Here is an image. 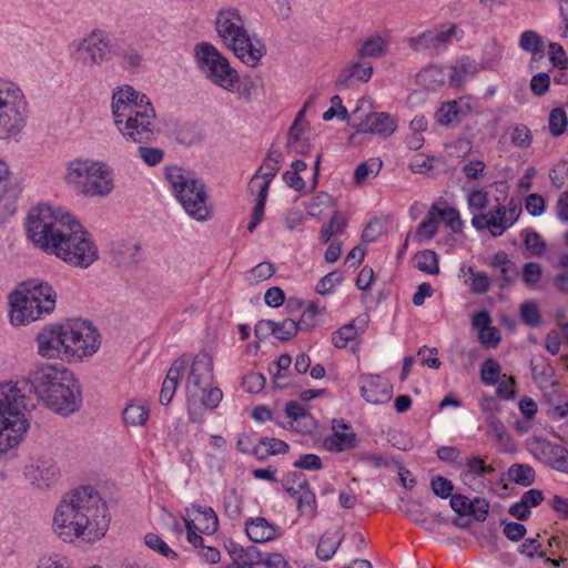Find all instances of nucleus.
I'll return each instance as SVG.
<instances>
[{
	"mask_svg": "<svg viewBox=\"0 0 568 568\" xmlns=\"http://www.w3.org/2000/svg\"><path fill=\"white\" fill-rule=\"evenodd\" d=\"M112 258L118 264H131L138 261L140 254L139 241L130 237L128 240L120 239L115 240L111 244Z\"/></svg>",
	"mask_w": 568,
	"mask_h": 568,
	"instance_id": "c85d7f7f",
	"label": "nucleus"
},
{
	"mask_svg": "<svg viewBox=\"0 0 568 568\" xmlns=\"http://www.w3.org/2000/svg\"><path fill=\"white\" fill-rule=\"evenodd\" d=\"M164 178L186 213L209 211L211 197L209 189L194 172L172 165L165 168Z\"/></svg>",
	"mask_w": 568,
	"mask_h": 568,
	"instance_id": "9b49d317",
	"label": "nucleus"
},
{
	"mask_svg": "<svg viewBox=\"0 0 568 568\" xmlns=\"http://www.w3.org/2000/svg\"><path fill=\"white\" fill-rule=\"evenodd\" d=\"M449 74V84L452 87H460L469 78H473L480 72V65L471 58L464 57L455 64L447 67Z\"/></svg>",
	"mask_w": 568,
	"mask_h": 568,
	"instance_id": "c756f323",
	"label": "nucleus"
},
{
	"mask_svg": "<svg viewBox=\"0 0 568 568\" xmlns=\"http://www.w3.org/2000/svg\"><path fill=\"white\" fill-rule=\"evenodd\" d=\"M304 320L300 323L291 318H285L282 322H274V336L281 341H287L292 338L302 327Z\"/></svg>",
	"mask_w": 568,
	"mask_h": 568,
	"instance_id": "3c124183",
	"label": "nucleus"
},
{
	"mask_svg": "<svg viewBox=\"0 0 568 568\" xmlns=\"http://www.w3.org/2000/svg\"><path fill=\"white\" fill-rule=\"evenodd\" d=\"M568 125V118L565 109L555 108L551 110L548 119V128L552 136H560L565 133Z\"/></svg>",
	"mask_w": 568,
	"mask_h": 568,
	"instance_id": "09e8293b",
	"label": "nucleus"
},
{
	"mask_svg": "<svg viewBox=\"0 0 568 568\" xmlns=\"http://www.w3.org/2000/svg\"><path fill=\"white\" fill-rule=\"evenodd\" d=\"M417 82L426 90H436L449 83L448 68L443 65H429L417 74Z\"/></svg>",
	"mask_w": 568,
	"mask_h": 568,
	"instance_id": "2f4dec72",
	"label": "nucleus"
},
{
	"mask_svg": "<svg viewBox=\"0 0 568 568\" xmlns=\"http://www.w3.org/2000/svg\"><path fill=\"white\" fill-rule=\"evenodd\" d=\"M373 65L365 59H358L349 62L337 75V89H346L354 87L356 83H365L373 75Z\"/></svg>",
	"mask_w": 568,
	"mask_h": 568,
	"instance_id": "b1692460",
	"label": "nucleus"
},
{
	"mask_svg": "<svg viewBox=\"0 0 568 568\" xmlns=\"http://www.w3.org/2000/svg\"><path fill=\"white\" fill-rule=\"evenodd\" d=\"M24 229L34 248L70 266L88 268L99 258L93 236L73 215H27Z\"/></svg>",
	"mask_w": 568,
	"mask_h": 568,
	"instance_id": "f03ea898",
	"label": "nucleus"
},
{
	"mask_svg": "<svg viewBox=\"0 0 568 568\" xmlns=\"http://www.w3.org/2000/svg\"><path fill=\"white\" fill-rule=\"evenodd\" d=\"M415 264L419 271L426 274L434 275L439 271L437 254L430 250H425L417 253L415 255Z\"/></svg>",
	"mask_w": 568,
	"mask_h": 568,
	"instance_id": "37998d69",
	"label": "nucleus"
},
{
	"mask_svg": "<svg viewBox=\"0 0 568 568\" xmlns=\"http://www.w3.org/2000/svg\"><path fill=\"white\" fill-rule=\"evenodd\" d=\"M26 386L24 381L0 382V462L24 442L31 427L34 405Z\"/></svg>",
	"mask_w": 568,
	"mask_h": 568,
	"instance_id": "39448f33",
	"label": "nucleus"
},
{
	"mask_svg": "<svg viewBox=\"0 0 568 568\" xmlns=\"http://www.w3.org/2000/svg\"><path fill=\"white\" fill-rule=\"evenodd\" d=\"M29 385L37 398L49 409L62 416L77 412L82 404L81 387L74 374L64 366L43 364L31 371L28 378H21ZM28 396V394L26 393Z\"/></svg>",
	"mask_w": 568,
	"mask_h": 568,
	"instance_id": "20e7f679",
	"label": "nucleus"
},
{
	"mask_svg": "<svg viewBox=\"0 0 568 568\" xmlns=\"http://www.w3.org/2000/svg\"><path fill=\"white\" fill-rule=\"evenodd\" d=\"M437 122L442 125H449L454 122H459L463 118L459 115L454 101H447L440 105L436 112Z\"/></svg>",
	"mask_w": 568,
	"mask_h": 568,
	"instance_id": "603ef678",
	"label": "nucleus"
},
{
	"mask_svg": "<svg viewBox=\"0 0 568 568\" xmlns=\"http://www.w3.org/2000/svg\"><path fill=\"white\" fill-rule=\"evenodd\" d=\"M110 524V509L102 495L91 486H80L55 505L51 531L62 544L92 546L105 537Z\"/></svg>",
	"mask_w": 568,
	"mask_h": 568,
	"instance_id": "f257e3e1",
	"label": "nucleus"
},
{
	"mask_svg": "<svg viewBox=\"0 0 568 568\" xmlns=\"http://www.w3.org/2000/svg\"><path fill=\"white\" fill-rule=\"evenodd\" d=\"M497 385V395L504 399H513L516 396V381L513 376L504 374Z\"/></svg>",
	"mask_w": 568,
	"mask_h": 568,
	"instance_id": "e2e57ef3",
	"label": "nucleus"
},
{
	"mask_svg": "<svg viewBox=\"0 0 568 568\" xmlns=\"http://www.w3.org/2000/svg\"><path fill=\"white\" fill-rule=\"evenodd\" d=\"M495 474V468L485 463L480 456H473L465 463V469L460 477L465 485L474 491H484L491 489L489 476Z\"/></svg>",
	"mask_w": 568,
	"mask_h": 568,
	"instance_id": "6ab92c4d",
	"label": "nucleus"
},
{
	"mask_svg": "<svg viewBox=\"0 0 568 568\" xmlns=\"http://www.w3.org/2000/svg\"><path fill=\"white\" fill-rule=\"evenodd\" d=\"M313 210L311 213H336L334 210V200L327 193L317 194L310 204Z\"/></svg>",
	"mask_w": 568,
	"mask_h": 568,
	"instance_id": "680f3d73",
	"label": "nucleus"
},
{
	"mask_svg": "<svg viewBox=\"0 0 568 568\" xmlns=\"http://www.w3.org/2000/svg\"><path fill=\"white\" fill-rule=\"evenodd\" d=\"M504 54V45L497 40H489L484 49L478 64L480 70H495L499 65Z\"/></svg>",
	"mask_w": 568,
	"mask_h": 568,
	"instance_id": "c9c22d12",
	"label": "nucleus"
},
{
	"mask_svg": "<svg viewBox=\"0 0 568 568\" xmlns=\"http://www.w3.org/2000/svg\"><path fill=\"white\" fill-rule=\"evenodd\" d=\"M244 529L247 538L255 544H265L276 540L283 532L280 526L262 516L246 518Z\"/></svg>",
	"mask_w": 568,
	"mask_h": 568,
	"instance_id": "4be33fe9",
	"label": "nucleus"
},
{
	"mask_svg": "<svg viewBox=\"0 0 568 568\" xmlns=\"http://www.w3.org/2000/svg\"><path fill=\"white\" fill-rule=\"evenodd\" d=\"M283 154L277 150H270L263 163L252 176L248 190L255 196L252 213H264L270 184L281 169Z\"/></svg>",
	"mask_w": 568,
	"mask_h": 568,
	"instance_id": "2eb2a0df",
	"label": "nucleus"
},
{
	"mask_svg": "<svg viewBox=\"0 0 568 568\" xmlns=\"http://www.w3.org/2000/svg\"><path fill=\"white\" fill-rule=\"evenodd\" d=\"M257 564L264 568H291L281 552H258Z\"/></svg>",
	"mask_w": 568,
	"mask_h": 568,
	"instance_id": "5fc2aeb1",
	"label": "nucleus"
},
{
	"mask_svg": "<svg viewBox=\"0 0 568 568\" xmlns=\"http://www.w3.org/2000/svg\"><path fill=\"white\" fill-rule=\"evenodd\" d=\"M347 221L344 215H332L328 224L323 225L320 232L322 243H327L333 236L344 232Z\"/></svg>",
	"mask_w": 568,
	"mask_h": 568,
	"instance_id": "a18cd8bd",
	"label": "nucleus"
},
{
	"mask_svg": "<svg viewBox=\"0 0 568 568\" xmlns=\"http://www.w3.org/2000/svg\"><path fill=\"white\" fill-rule=\"evenodd\" d=\"M470 274V291L476 294H484L488 292L490 281L488 275L485 272H476L471 266L467 268Z\"/></svg>",
	"mask_w": 568,
	"mask_h": 568,
	"instance_id": "6e6d98bb",
	"label": "nucleus"
},
{
	"mask_svg": "<svg viewBox=\"0 0 568 568\" xmlns=\"http://www.w3.org/2000/svg\"><path fill=\"white\" fill-rule=\"evenodd\" d=\"M343 281V274L338 271H333L326 274L316 284V292L318 294L331 293L335 286L339 285Z\"/></svg>",
	"mask_w": 568,
	"mask_h": 568,
	"instance_id": "052dcab7",
	"label": "nucleus"
},
{
	"mask_svg": "<svg viewBox=\"0 0 568 568\" xmlns=\"http://www.w3.org/2000/svg\"><path fill=\"white\" fill-rule=\"evenodd\" d=\"M430 486L433 493L440 498L450 497L454 489L452 481L443 476L433 477Z\"/></svg>",
	"mask_w": 568,
	"mask_h": 568,
	"instance_id": "774afa93",
	"label": "nucleus"
},
{
	"mask_svg": "<svg viewBox=\"0 0 568 568\" xmlns=\"http://www.w3.org/2000/svg\"><path fill=\"white\" fill-rule=\"evenodd\" d=\"M519 48L536 57L542 50V38L534 30L524 31L518 40Z\"/></svg>",
	"mask_w": 568,
	"mask_h": 568,
	"instance_id": "c03bdc74",
	"label": "nucleus"
},
{
	"mask_svg": "<svg viewBox=\"0 0 568 568\" xmlns=\"http://www.w3.org/2000/svg\"><path fill=\"white\" fill-rule=\"evenodd\" d=\"M36 343L41 357L68 362L65 323L43 327L37 334Z\"/></svg>",
	"mask_w": 568,
	"mask_h": 568,
	"instance_id": "a211bd4d",
	"label": "nucleus"
},
{
	"mask_svg": "<svg viewBox=\"0 0 568 568\" xmlns=\"http://www.w3.org/2000/svg\"><path fill=\"white\" fill-rule=\"evenodd\" d=\"M29 102L22 88L0 77V141L17 140L29 119Z\"/></svg>",
	"mask_w": 568,
	"mask_h": 568,
	"instance_id": "9d476101",
	"label": "nucleus"
},
{
	"mask_svg": "<svg viewBox=\"0 0 568 568\" xmlns=\"http://www.w3.org/2000/svg\"><path fill=\"white\" fill-rule=\"evenodd\" d=\"M150 417V407L145 400L134 399L123 409V420L129 426H143Z\"/></svg>",
	"mask_w": 568,
	"mask_h": 568,
	"instance_id": "473e14b6",
	"label": "nucleus"
},
{
	"mask_svg": "<svg viewBox=\"0 0 568 568\" xmlns=\"http://www.w3.org/2000/svg\"><path fill=\"white\" fill-rule=\"evenodd\" d=\"M55 292L48 283L29 282L9 295V318L13 326H24L51 314L55 308Z\"/></svg>",
	"mask_w": 568,
	"mask_h": 568,
	"instance_id": "1a4fd4ad",
	"label": "nucleus"
},
{
	"mask_svg": "<svg viewBox=\"0 0 568 568\" xmlns=\"http://www.w3.org/2000/svg\"><path fill=\"white\" fill-rule=\"evenodd\" d=\"M113 123L125 141L149 144L159 132L158 116L150 98L130 84L113 89L111 97Z\"/></svg>",
	"mask_w": 568,
	"mask_h": 568,
	"instance_id": "7ed1b4c3",
	"label": "nucleus"
},
{
	"mask_svg": "<svg viewBox=\"0 0 568 568\" xmlns=\"http://www.w3.org/2000/svg\"><path fill=\"white\" fill-rule=\"evenodd\" d=\"M62 179L70 190L88 197H106L115 187L112 166L92 158L68 161Z\"/></svg>",
	"mask_w": 568,
	"mask_h": 568,
	"instance_id": "0eeeda50",
	"label": "nucleus"
},
{
	"mask_svg": "<svg viewBox=\"0 0 568 568\" xmlns=\"http://www.w3.org/2000/svg\"><path fill=\"white\" fill-rule=\"evenodd\" d=\"M139 156L149 166H155L162 162L164 152L159 148L141 145L138 150Z\"/></svg>",
	"mask_w": 568,
	"mask_h": 568,
	"instance_id": "69168bd1",
	"label": "nucleus"
},
{
	"mask_svg": "<svg viewBox=\"0 0 568 568\" xmlns=\"http://www.w3.org/2000/svg\"><path fill=\"white\" fill-rule=\"evenodd\" d=\"M489 511V503L485 498L476 497L470 501V509L468 516H471L476 521H485Z\"/></svg>",
	"mask_w": 568,
	"mask_h": 568,
	"instance_id": "338daca9",
	"label": "nucleus"
},
{
	"mask_svg": "<svg viewBox=\"0 0 568 568\" xmlns=\"http://www.w3.org/2000/svg\"><path fill=\"white\" fill-rule=\"evenodd\" d=\"M487 434L493 436L501 452H510L514 448V444L510 434L507 432L503 422L490 414L486 418Z\"/></svg>",
	"mask_w": 568,
	"mask_h": 568,
	"instance_id": "72a5a7b5",
	"label": "nucleus"
},
{
	"mask_svg": "<svg viewBox=\"0 0 568 568\" xmlns=\"http://www.w3.org/2000/svg\"><path fill=\"white\" fill-rule=\"evenodd\" d=\"M65 341L68 363H81L92 357L101 345L98 329L82 320L65 322Z\"/></svg>",
	"mask_w": 568,
	"mask_h": 568,
	"instance_id": "ddd939ff",
	"label": "nucleus"
},
{
	"mask_svg": "<svg viewBox=\"0 0 568 568\" xmlns=\"http://www.w3.org/2000/svg\"><path fill=\"white\" fill-rule=\"evenodd\" d=\"M196 67L214 85L234 93L240 88V75L229 60L211 43L201 42L194 48Z\"/></svg>",
	"mask_w": 568,
	"mask_h": 568,
	"instance_id": "f8f14e48",
	"label": "nucleus"
},
{
	"mask_svg": "<svg viewBox=\"0 0 568 568\" xmlns=\"http://www.w3.org/2000/svg\"><path fill=\"white\" fill-rule=\"evenodd\" d=\"M285 415L288 420L282 424L283 427L301 434H311L316 429V419L297 402L286 403Z\"/></svg>",
	"mask_w": 568,
	"mask_h": 568,
	"instance_id": "393cba45",
	"label": "nucleus"
},
{
	"mask_svg": "<svg viewBox=\"0 0 568 568\" xmlns=\"http://www.w3.org/2000/svg\"><path fill=\"white\" fill-rule=\"evenodd\" d=\"M145 545L161 554L162 556L166 558H175L176 554L169 547V545L158 535L155 534H148L144 537Z\"/></svg>",
	"mask_w": 568,
	"mask_h": 568,
	"instance_id": "13d9d810",
	"label": "nucleus"
},
{
	"mask_svg": "<svg viewBox=\"0 0 568 568\" xmlns=\"http://www.w3.org/2000/svg\"><path fill=\"white\" fill-rule=\"evenodd\" d=\"M511 143L517 148H528L531 144V132L528 126L517 124L513 128L510 134Z\"/></svg>",
	"mask_w": 568,
	"mask_h": 568,
	"instance_id": "bf43d9fd",
	"label": "nucleus"
},
{
	"mask_svg": "<svg viewBox=\"0 0 568 568\" xmlns=\"http://www.w3.org/2000/svg\"><path fill=\"white\" fill-rule=\"evenodd\" d=\"M194 524L199 526V530L205 534H214L219 527V520L215 511L211 507L193 508Z\"/></svg>",
	"mask_w": 568,
	"mask_h": 568,
	"instance_id": "e433bc0d",
	"label": "nucleus"
},
{
	"mask_svg": "<svg viewBox=\"0 0 568 568\" xmlns=\"http://www.w3.org/2000/svg\"><path fill=\"white\" fill-rule=\"evenodd\" d=\"M527 450L545 466L568 474V452L560 445L541 437L526 440Z\"/></svg>",
	"mask_w": 568,
	"mask_h": 568,
	"instance_id": "f3484780",
	"label": "nucleus"
},
{
	"mask_svg": "<svg viewBox=\"0 0 568 568\" xmlns=\"http://www.w3.org/2000/svg\"><path fill=\"white\" fill-rule=\"evenodd\" d=\"M38 568H71V560L62 554L52 552L39 559Z\"/></svg>",
	"mask_w": 568,
	"mask_h": 568,
	"instance_id": "4d7b16f0",
	"label": "nucleus"
},
{
	"mask_svg": "<svg viewBox=\"0 0 568 568\" xmlns=\"http://www.w3.org/2000/svg\"><path fill=\"white\" fill-rule=\"evenodd\" d=\"M438 215H429L428 219L423 221L416 231L415 237L418 242H424L430 240L439 225V221L437 219Z\"/></svg>",
	"mask_w": 568,
	"mask_h": 568,
	"instance_id": "864d4df0",
	"label": "nucleus"
},
{
	"mask_svg": "<svg viewBox=\"0 0 568 568\" xmlns=\"http://www.w3.org/2000/svg\"><path fill=\"white\" fill-rule=\"evenodd\" d=\"M392 36L389 30L375 31L365 37L357 48L358 59H381L389 50Z\"/></svg>",
	"mask_w": 568,
	"mask_h": 568,
	"instance_id": "5701e85b",
	"label": "nucleus"
},
{
	"mask_svg": "<svg viewBox=\"0 0 568 568\" xmlns=\"http://www.w3.org/2000/svg\"><path fill=\"white\" fill-rule=\"evenodd\" d=\"M520 318L529 327H537L541 323L539 306L534 301H526L519 307Z\"/></svg>",
	"mask_w": 568,
	"mask_h": 568,
	"instance_id": "de8ad7c7",
	"label": "nucleus"
},
{
	"mask_svg": "<svg viewBox=\"0 0 568 568\" xmlns=\"http://www.w3.org/2000/svg\"><path fill=\"white\" fill-rule=\"evenodd\" d=\"M70 47L73 59L87 67L101 65L114 53L111 39L101 29H94L85 37L73 40Z\"/></svg>",
	"mask_w": 568,
	"mask_h": 568,
	"instance_id": "4468645a",
	"label": "nucleus"
},
{
	"mask_svg": "<svg viewBox=\"0 0 568 568\" xmlns=\"http://www.w3.org/2000/svg\"><path fill=\"white\" fill-rule=\"evenodd\" d=\"M184 359H175L168 371L163 381L160 393V402L162 405H169L178 388L179 381L183 378Z\"/></svg>",
	"mask_w": 568,
	"mask_h": 568,
	"instance_id": "7c9ffc66",
	"label": "nucleus"
},
{
	"mask_svg": "<svg viewBox=\"0 0 568 568\" xmlns=\"http://www.w3.org/2000/svg\"><path fill=\"white\" fill-rule=\"evenodd\" d=\"M465 32L457 24L435 26L416 37L408 39V45L414 51L433 50L440 52L454 42L460 41Z\"/></svg>",
	"mask_w": 568,
	"mask_h": 568,
	"instance_id": "dca6fc26",
	"label": "nucleus"
},
{
	"mask_svg": "<svg viewBox=\"0 0 568 568\" xmlns=\"http://www.w3.org/2000/svg\"><path fill=\"white\" fill-rule=\"evenodd\" d=\"M26 475L32 485L44 488L57 479L59 471L51 458L41 457L27 467Z\"/></svg>",
	"mask_w": 568,
	"mask_h": 568,
	"instance_id": "a878e982",
	"label": "nucleus"
},
{
	"mask_svg": "<svg viewBox=\"0 0 568 568\" xmlns=\"http://www.w3.org/2000/svg\"><path fill=\"white\" fill-rule=\"evenodd\" d=\"M266 378L263 374L253 372L244 376L242 385L246 392L257 394L264 388Z\"/></svg>",
	"mask_w": 568,
	"mask_h": 568,
	"instance_id": "0e129e2a",
	"label": "nucleus"
},
{
	"mask_svg": "<svg viewBox=\"0 0 568 568\" xmlns=\"http://www.w3.org/2000/svg\"><path fill=\"white\" fill-rule=\"evenodd\" d=\"M362 397L371 404L382 405L392 398L393 387L388 379L376 374H362L358 378Z\"/></svg>",
	"mask_w": 568,
	"mask_h": 568,
	"instance_id": "aec40b11",
	"label": "nucleus"
},
{
	"mask_svg": "<svg viewBox=\"0 0 568 568\" xmlns=\"http://www.w3.org/2000/svg\"><path fill=\"white\" fill-rule=\"evenodd\" d=\"M215 29L222 42L248 67H256L266 52L263 42L250 36L244 18L236 8L220 10Z\"/></svg>",
	"mask_w": 568,
	"mask_h": 568,
	"instance_id": "6e6552de",
	"label": "nucleus"
},
{
	"mask_svg": "<svg viewBox=\"0 0 568 568\" xmlns=\"http://www.w3.org/2000/svg\"><path fill=\"white\" fill-rule=\"evenodd\" d=\"M185 361L183 378L187 402L189 419L201 422L205 409H215L223 398L219 387H213V359L207 353H200L193 358L182 356Z\"/></svg>",
	"mask_w": 568,
	"mask_h": 568,
	"instance_id": "423d86ee",
	"label": "nucleus"
},
{
	"mask_svg": "<svg viewBox=\"0 0 568 568\" xmlns=\"http://www.w3.org/2000/svg\"><path fill=\"white\" fill-rule=\"evenodd\" d=\"M519 215H473L471 224L480 230L487 229L493 236L501 235L513 226Z\"/></svg>",
	"mask_w": 568,
	"mask_h": 568,
	"instance_id": "cd10ccee",
	"label": "nucleus"
},
{
	"mask_svg": "<svg viewBox=\"0 0 568 568\" xmlns=\"http://www.w3.org/2000/svg\"><path fill=\"white\" fill-rule=\"evenodd\" d=\"M275 267L270 262H262L245 273V280L250 284H258L273 276Z\"/></svg>",
	"mask_w": 568,
	"mask_h": 568,
	"instance_id": "49530a36",
	"label": "nucleus"
},
{
	"mask_svg": "<svg viewBox=\"0 0 568 568\" xmlns=\"http://www.w3.org/2000/svg\"><path fill=\"white\" fill-rule=\"evenodd\" d=\"M382 168V161L378 159H371L367 162L361 163L354 172V180L356 184H362L369 178H374L378 174Z\"/></svg>",
	"mask_w": 568,
	"mask_h": 568,
	"instance_id": "8fccbe9b",
	"label": "nucleus"
},
{
	"mask_svg": "<svg viewBox=\"0 0 568 568\" xmlns=\"http://www.w3.org/2000/svg\"><path fill=\"white\" fill-rule=\"evenodd\" d=\"M297 510L302 517L312 519L316 515L317 503L315 494L310 489V485L304 486L301 496L297 499Z\"/></svg>",
	"mask_w": 568,
	"mask_h": 568,
	"instance_id": "ea45409f",
	"label": "nucleus"
},
{
	"mask_svg": "<svg viewBox=\"0 0 568 568\" xmlns=\"http://www.w3.org/2000/svg\"><path fill=\"white\" fill-rule=\"evenodd\" d=\"M501 366L493 357L485 359L480 366V379L484 385L494 386L501 377Z\"/></svg>",
	"mask_w": 568,
	"mask_h": 568,
	"instance_id": "79ce46f5",
	"label": "nucleus"
},
{
	"mask_svg": "<svg viewBox=\"0 0 568 568\" xmlns=\"http://www.w3.org/2000/svg\"><path fill=\"white\" fill-rule=\"evenodd\" d=\"M535 475L534 468L526 464H515L508 469L509 480L525 487L535 481Z\"/></svg>",
	"mask_w": 568,
	"mask_h": 568,
	"instance_id": "a19ab883",
	"label": "nucleus"
},
{
	"mask_svg": "<svg viewBox=\"0 0 568 568\" xmlns=\"http://www.w3.org/2000/svg\"><path fill=\"white\" fill-rule=\"evenodd\" d=\"M365 329V324L357 325L355 322L343 325L332 334V343L337 348H344L347 344L357 338Z\"/></svg>",
	"mask_w": 568,
	"mask_h": 568,
	"instance_id": "58836bf2",
	"label": "nucleus"
},
{
	"mask_svg": "<svg viewBox=\"0 0 568 568\" xmlns=\"http://www.w3.org/2000/svg\"><path fill=\"white\" fill-rule=\"evenodd\" d=\"M398 126L396 116L387 112H372L359 124L358 131L382 136L392 135Z\"/></svg>",
	"mask_w": 568,
	"mask_h": 568,
	"instance_id": "bb28decb",
	"label": "nucleus"
},
{
	"mask_svg": "<svg viewBox=\"0 0 568 568\" xmlns=\"http://www.w3.org/2000/svg\"><path fill=\"white\" fill-rule=\"evenodd\" d=\"M343 540V536L341 531L337 529L335 530H327L323 534L321 537L316 555L321 560H328L331 559L336 550L338 549L341 542Z\"/></svg>",
	"mask_w": 568,
	"mask_h": 568,
	"instance_id": "f704fd0d",
	"label": "nucleus"
},
{
	"mask_svg": "<svg viewBox=\"0 0 568 568\" xmlns=\"http://www.w3.org/2000/svg\"><path fill=\"white\" fill-rule=\"evenodd\" d=\"M332 430V434L323 440V446L327 452L341 453L356 446V434L352 430L349 424L342 419H334Z\"/></svg>",
	"mask_w": 568,
	"mask_h": 568,
	"instance_id": "412c9836",
	"label": "nucleus"
},
{
	"mask_svg": "<svg viewBox=\"0 0 568 568\" xmlns=\"http://www.w3.org/2000/svg\"><path fill=\"white\" fill-rule=\"evenodd\" d=\"M491 266L505 284H510L517 275L515 264L508 258L506 252H497L493 257Z\"/></svg>",
	"mask_w": 568,
	"mask_h": 568,
	"instance_id": "4c0bfd02",
	"label": "nucleus"
}]
</instances>
